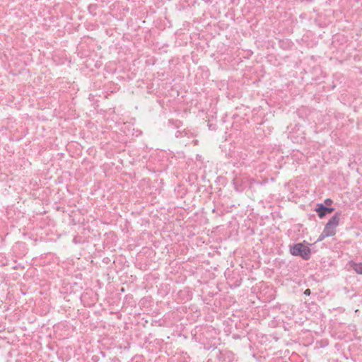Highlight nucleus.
I'll return each instance as SVG.
<instances>
[{"instance_id": "obj_1", "label": "nucleus", "mask_w": 362, "mask_h": 362, "mask_svg": "<svg viewBox=\"0 0 362 362\" xmlns=\"http://www.w3.org/2000/svg\"><path fill=\"white\" fill-rule=\"evenodd\" d=\"M291 255L301 257L304 259H308L310 255V249L302 243L293 245L290 248Z\"/></svg>"}, {"instance_id": "obj_2", "label": "nucleus", "mask_w": 362, "mask_h": 362, "mask_svg": "<svg viewBox=\"0 0 362 362\" xmlns=\"http://www.w3.org/2000/svg\"><path fill=\"white\" fill-rule=\"evenodd\" d=\"M340 215V212H337L325 225L323 230L329 236H333L336 234V228L339 226Z\"/></svg>"}, {"instance_id": "obj_3", "label": "nucleus", "mask_w": 362, "mask_h": 362, "mask_svg": "<svg viewBox=\"0 0 362 362\" xmlns=\"http://www.w3.org/2000/svg\"><path fill=\"white\" fill-rule=\"evenodd\" d=\"M334 210L332 207L325 206L323 204L320 203L317 204L315 211L320 218L325 217L327 214H331Z\"/></svg>"}, {"instance_id": "obj_4", "label": "nucleus", "mask_w": 362, "mask_h": 362, "mask_svg": "<svg viewBox=\"0 0 362 362\" xmlns=\"http://www.w3.org/2000/svg\"><path fill=\"white\" fill-rule=\"evenodd\" d=\"M351 267L355 272H362V263H359V264L353 263V265Z\"/></svg>"}, {"instance_id": "obj_5", "label": "nucleus", "mask_w": 362, "mask_h": 362, "mask_svg": "<svg viewBox=\"0 0 362 362\" xmlns=\"http://www.w3.org/2000/svg\"><path fill=\"white\" fill-rule=\"evenodd\" d=\"M330 237L327 233H325L324 230L322 232V233L318 237L317 242H320L323 240L325 238Z\"/></svg>"}, {"instance_id": "obj_6", "label": "nucleus", "mask_w": 362, "mask_h": 362, "mask_svg": "<svg viewBox=\"0 0 362 362\" xmlns=\"http://www.w3.org/2000/svg\"><path fill=\"white\" fill-rule=\"evenodd\" d=\"M325 203L327 205H330L331 204H332V200L330 199H326L325 201Z\"/></svg>"}, {"instance_id": "obj_7", "label": "nucleus", "mask_w": 362, "mask_h": 362, "mask_svg": "<svg viewBox=\"0 0 362 362\" xmlns=\"http://www.w3.org/2000/svg\"><path fill=\"white\" fill-rule=\"evenodd\" d=\"M304 293L305 295L306 296H310V290L309 288L306 289L305 291H304Z\"/></svg>"}]
</instances>
